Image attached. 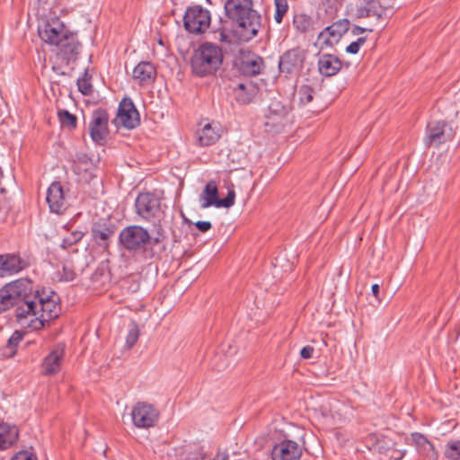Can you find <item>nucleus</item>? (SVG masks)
<instances>
[{
  "instance_id": "obj_41",
  "label": "nucleus",
  "mask_w": 460,
  "mask_h": 460,
  "mask_svg": "<svg viewBox=\"0 0 460 460\" xmlns=\"http://www.w3.org/2000/svg\"><path fill=\"white\" fill-rule=\"evenodd\" d=\"M12 298L10 297V293L8 292L7 285L5 284L0 289V313L8 310L13 307Z\"/></svg>"
},
{
  "instance_id": "obj_1",
  "label": "nucleus",
  "mask_w": 460,
  "mask_h": 460,
  "mask_svg": "<svg viewBox=\"0 0 460 460\" xmlns=\"http://www.w3.org/2000/svg\"><path fill=\"white\" fill-rule=\"evenodd\" d=\"M6 285L17 322L28 327L31 317L38 314L39 289L34 288L29 279H19Z\"/></svg>"
},
{
  "instance_id": "obj_48",
  "label": "nucleus",
  "mask_w": 460,
  "mask_h": 460,
  "mask_svg": "<svg viewBox=\"0 0 460 460\" xmlns=\"http://www.w3.org/2000/svg\"><path fill=\"white\" fill-rule=\"evenodd\" d=\"M195 226L197 229H199L201 233H206L208 230L211 229L212 225L209 221H198L195 223Z\"/></svg>"
},
{
  "instance_id": "obj_16",
  "label": "nucleus",
  "mask_w": 460,
  "mask_h": 460,
  "mask_svg": "<svg viewBox=\"0 0 460 460\" xmlns=\"http://www.w3.org/2000/svg\"><path fill=\"white\" fill-rule=\"evenodd\" d=\"M116 231L117 226L114 223L110 220L100 219L94 222L91 227L92 240L97 246L107 251Z\"/></svg>"
},
{
  "instance_id": "obj_6",
  "label": "nucleus",
  "mask_w": 460,
  "mask_h": 460,
  "mask_svg": "<svg viewBox=\"0 0 460 460\" xmlns=\"http://www.w3.org/2000/svg\"><path fill=\"white\" fill-rule=\"evenodd\" d=\"M264 67L263 58L248 49H241L234 60V68L238 74L246 77H253L261 74Z\"/></svg>"
},
{
  "instance_id": "obj_45",
  "label": "nucleus",
  "mask_w": 460,
  "mask_h": 460,
  "mask_svg": "<svg viewBox=\"0 0 460 460\" xmlns=\"http://www.w3.org/2000/svg\"><path fill=\"white\" fill-rule=\"evenodd\" d=\"M10 460H38L37 456L27 450H21L16 453Z\"/></svg>"
},
{
  "instance_id": "obj_18",
  "label": "nucleus",
  "mask_w": 460,
  "mask_h": 460,
  "mask_svg": "<svg viewBox=\"0 0 460 460\" xmlns=\"http://www.w3.org/2000/svg\"><path fill=\"white\" fill-rule=\"evenodd\" d=\"M135 208L138 216L145 219H150L160 212L161 200L154 193L143 192L137 197Z\"/></svg>"
},
{
  "instance_id": "obj_53",
  "label": "nucleus",
  "mask_w": 460,
  "mask_h": 460,
  "mask_svg": "<svg viewBox=\"0 0 460 460\" xmlns=\"http://www.w3.org/2000/svg\"><path fill=\"white\" fill-rule=\"evenodd\" d=\"M371 291L373 296L376 298L377 301H380L379 293H380V286L378 284H373L371 287Z\"/></svg>"
},
{
  "instance_id": "obj_39",
  "label": "nucleus",
  "mask_w": 460,
  "mask_h": 460,
  "mask_svg": "<svg viewBox=\"0 0 460 460\" xmlns=\"http://www.w3.org/2000/svg\"><path fill=\"white\" fill-rule=\"evenodd\" d=\"M274 3L276 7L274 19L277 23H280L288 10V0H274Z\"/></svg>"
},
{
  "instance_id": "obj_56",
  "label": "nucleus",
  "mask_w": 460,
  "mask_h": 460,
  "mask_svg": "<svg viewBox=\"0 0 460 460\" xmlns=\"http://www.w3.org/2000/svg\"><path fill=\"white\" fill-rule=\"evenodd\" d=\"M366 37H359L355 42L359 46V48L366 42Z\"/></svg>"
},
{
  "instance_id": "obj_32",
  "label": "nucleus",
  "mask_w": 460,
  "mask_h": 460,
  "mask_svg": "<svg viewBox=\"0 0 460 460\" xmlns=\"http://www.w3.org/2000/svg\"><path fill=\"white\" fill-rule=\"evenodd\" d=\"M293 26L300 33H306L313 30L314 21L305 13H296L293 17Z\"/></svg>"
},
{
  "instance_id": "obj_54",
  "label": "nucleus",
  "mask_w": 460,
  "mask_h": 460,
  "mask_svg": "<svg viewBox=\"0 0 460 460\" xmlns=\"http://www.w3.org/2000/svg\"><path fill=\"white\" fill-rule=\"evenodd\" d=\"M372 31V30H367V29H366V28H362V27H360V26H355V27L352 29V33H353L354 35H358V34H359V33H363V32H365V31Z\"/></svg>"
},
{
  "instance_id": "obj_28",
  "label": "nucleus",
  "mask_w": 460,
  "mask_h": 460,
  "mask_svg": "<svg viewBox=\"0 0 460 460\" xmlns=\"http://www.w3.org/2000/svg\"><path fill=\"white\" fill-rule=\"evenodd\" d=\"M221 137V128L218 124L207 123L198 131V141L201 146L214 145Z\"/></svg>"
},
{
  "instance_id": "obj_26",
  "label": "nucleus",
  "mask_w": 460,
  "mask_h": 460,
  "mask_svg": "<svg viewBox=\"0 0 460 460\" xmlns=\"http://www.w3.org/2000/svg\"><path fill=\"white\" fill-rule=\"evenodd\" d=\"M411 438L420 455L423 456L428 460H438V451L425 435L420 432H412Z\"/></svg>"
},
{
  "instance_id": "obj_43",
  "label": "nucleus",
  "mask_w": 460,
  "mask_h": 460,
  "mask_svg": "<svg viewBox=\"0 0 460 460\" xmlns=\"http://www.w3.org/2000/svg\"><path fill=\"white\" fill-rule=\"evenodd\" d=\"M88 176H89V184L93 183V186L94 188L93 193H90V195L93 196V195H97L99 192H102V181L96 175H93L92 172H89Z\"/></svg>"
},
{
  "instance_id": "obj_5",
  "label": "nucleus",
  "mask_w": 460,
  "mask_h": 460,
  "mask_svg": "<svg viewBox=\"0 0 460 460\" xmlns=\"http://www.w3.org/2000/svg\"><path fill=\"white\" fill-rule=\"evenodd\" d=\"M148 240V231L137 225L124 227L119 234V244L129 252H144Z\"/></svg>"
},
{
  "instance_id": "obj_17",
  "label": "nucleus",
  "mask_w": 460,
  "mask_h": 460,
  "mask_svg": "<svg viewBox=\"0 0 460 460\" xmlns=\"http://www.w3.org/2000/svg\"><path fill=\"white\" fill-rule=\"evenodd\" d=\"M119 121L122 127L128 129H134L140 124V115L129 97L123 98L118 108L117 118L114 123Z\"/></svg>"
},
{
  "instance_id": "obj_40",
  "label": "nucleus",
  "mask_w": 460,
  "mask_h": 460,
  "mask_svg": "<svg viewBox=\"0 0 460 460\" xmlns=\"http://www.w3.org/2000/svg\"><path fill=\"white\" fill-rule=\"evenodd\" d=\"M139 338V329L135 322L130 323L128 335L126 337V346L128 349H131L137 341Z\"/></svg>"
},
{
  "instance_id": "obj_29",
  "label": "nucleus",
  "mask_w": 460,
  "mask_h": 460,
  "mask_svg": "<svg viewBox=\"0 0 460 460\" xmlns=\"http://www.w3.org/2000/svg\"><path fill=\"white\" fill-rule=\"evenodd\" d=\"M19 438V429L15 425L0 424V449H6L13 446Z\"/></svg>"
},
{
  "instance_id": "obj_49",
  "label": "nucleus",
  "mask_w": 460,
  "mask_h": 460,
  "mask_svg": "<svg viewBox=\"0 0 460 460\" xmlns=\"http://www.w3.org/2000/svg\"><path fill=\"white\" fill-rule=\"evenodd\" d=\"M218 32H219V40L221 42H226V43H231V40L229 39V35L226 31V27L223 25L222 27L218 28Z\"/></svg>"
},
{
  "instance_id": "obj_14",
  "label": "nucleus",
  "mask_w": 460,
  "mask_h": 460,
  "mask_svg": "<svg viewBox=\"0 0 460 460\" xmlns=\"http://www.w3.org/2000/svg\"><path fill=\"white\" fill-rule=\"evenodd\" d=\"M57 58L66 66L75 63L78 59L82 44L77 39V33L71 31L56 45Z\"/></svg>"
},
{
  "instance_id": "obj_44",
  "label": "nucleus",
  "mask_w": 460,
  "mask_h": 460,
  "mask_svg": "<svg viewBox=\"0 0 460 460\" xmlns=\"http://www.w3.org/2000/svg\"><path fill=\"white\" fill-rule=\"evenodd\" d=\"M16 343H14V341H12V338L10 337L7 341L6 345L3 348V356L7 358L13 357L16 354Z\"/></svg>"
},
{
  "instance_id": "obj_22",
  "label": "nucleus",
  "mask_w": 460,
  "mask_h": 460,
  "mask_svg": "<svg viewBox=\"0 0 460 460\" xmlns=\"http://www.w3.org/2000/svg\"><path fill=\"white\" fill-rule=\"evenodd\" d=\"M301 456V446L290 439H284L276 444L271 451L272 460H300Z\"/></svg>"
},
{
  "instance_id": "obj_47",
  "label": "nucleus",
  "mask_w": 460,
  "mask_h": 460,
  "mask_svg": "<svg viewBox=\"0 0 460 460\" xmlns=\"http://www.w3.org/2000/svg\"><path fill=\"white\" fill-rule=\"evenodd\" d=\"M314 351V347L310 345L305 346L300 350V357L304 359H309L313 357Z\"/></svg>"
},
{
  "instance_id": "obj_2",
  "label": "nucleus",
  "mask_w": 460,
  "mask_h": 460,
  "mask_svg": "<svg viewBox=\"0 0 460 460\" xmlns=\"http://www.w3.org/2000/svg\"><path fill=\"white\" fill-rule=\"evenodd\" d=\"M224 8L227 18L235 23L240 40L248 41L258 34L261 17L252 9V0H226Z\"/></svg>"
},
{
  "instance_id": "obj_59",
  "label": "nucleus",
  "mask_w": 460,
  "mask_h": 460,
  "mask_svg": "<svg viewBox=\"0 0 460 460\" xmlns=\"http://www.w3.org/2000/svg\"><path fill=\"white\" fill-rule=\"evenodd\" d=\"M391 1H392V2H393V4H394L395 0H391Z\"/></svg>"
},
{
  "instance_id": "obj_36",
  "label": "nucleus",
  "mask_w": 460,
  "mask_h": 460,
  "mask_svg": "<svg viewBox=\"0 0 460 460\" xmlns=\"http://www.w3.org/2000/svg\"><path fill=\"white\" fill-rule=\"evenodd\" d=\"M445 456L448 460H460V440H452L447 443Z\"/></svg>"
},
{
  "instance_id": "obj_31",
  "label": "nucleus",
  "mask_w": 460,
  "mask_h": 460,
  "mask_svg": "<svg viewBox=\"0 0 460 460\" xmlns=\"http://www.w3.org/2000/svg\"><path fill=\"white\" fill-rule=\"evenodd\" d=\"M164 241L162 237L149 235V240L146 242V247L144 248L145 258L153 259L158 257L165 250V245L162 243Z\"/></svg>"
},
{
  "instance_id": "obj_51",
  "label": "nucleus",
  "mask_w": 460,
  "mask_h": 460,
  "mask_svg": "<svg viewBox=\"0 0 460 460\" xmlns=\"http://www.w3.org/2000/svg\"><path fill=\"white\" fill-rule=\"evenodd\" d=\"M359 46L355 41H353L349 46H347L346 52L355 55L359 51Z\"/></svg>"
},
{
  "instance_id": "obj_20",
  "label": "nucleus",
  "mask_w": 460,
  "mask_h": 460,
  "mask_svg": "<svg viewBox=\"0 0 460 460\" xmlns=\"http://www.w3.org/2000/svg\"><path fill=\"white\" fill-rule=\"evenodd\" d=\"M394 4L391 0H361L357 6L356 15L358 18L375 17L380 19L385 10L394 8Z\"/></svg>"
},
{
  "instance_id": "obj_34",
  "label": "nucleus",
  "mask_w": 460,
  "mask_h": 460,
  "mask_svg": "<svg viewBox=\"0 0 460 460\" xmlns=\"http://www.w3.org/2000/svg\"><path fill=\"white\" fill-rule=\"evenodd\" d=\"M59 121L63 128L70 130L75 129L77 126V118L66 110H61L58 113Z\"/></svg>"
},
{
  "instance_id": "obj_7",
  "label": "nucleus",
  "mask_w": 460,
  "mask_h": 460,
  "mask_svg": "<svg viewBox=\"0 0 460 460\" xmlns=\"http://www.w3.org/2000/svg\"><path fill=\"white\" fill-rule=\"evenodd\" d=\"M288 108L278 100H271L265 115L264 128L270 134H279L284 130L289 123Z\"/></svg>"
},
{
  "instance_id": "obj_37",
  "label": "nucleus",
  "mask_w": 460,
  "mask_h": 460,
  "mask_svg": "<svg viewBox=\"0 0 460 460\" xmlns=\"http://www.w3.org/2000/svg\"><path fill=\"white\" fill-rule=\"evenodd\" d=\"M84 234L85 233L80 230L73 231L68 236L63 238L61 247L63 249L70 248L72 245L79 243Z\"/></svg>"
},
{
  "instance_id": "obj_55",
  "label": "nucleus",
  "mask_w": 460,
  "mask_h": 460,
  "mask_svg": "<svg viewBox=\"0 0 460 460\" xmlns=\"http://www.w3.org/2000/svg\"><path fill=\"white\" fill-rule=\"evenodd\" d=\"M155 236H159V237H162L163 239H165L166 236L164 234V229L159 226L157 229H156V235Z\"/></svg>"
},
{
  "instance_id": "obj_24",
  "label": "nucleus",
  "mask_w": 460,
  "mask_h": 460,
  "mask_svg": "<svg viewBox=\"0 0 460 460\" xmlns=\"http://www.w3.org/2000/svg\"><path fill=\"white\" fill-rule=\"evenodd\" d=\"M65 344L58 343L53 350L44 358L42 372L45 375L57 374L61 367V360L65 354Z\"/></svg>"
},
{
  "instance_id": "obj_57",
  "label": "nucleus",
  "mask_w": 460,
  "mask_h": 460,
  "mask_svg": "<svg viewBox=\"0 0 460 460\" xmlns=\"http://www.w3.org/2000/svg\"><path fill=\"white\" fill-rule=\"evenodd\" d=\"M132 288V291H133V292H136V291L139 288V284H138V283H134V284L132 285V288Z\"/></svg>"
},
{
  "instance_id": "obj_9",
  "label": "nucleus",
  "mask_w": 460,
  "mask_h": 460,
  "mask_svg": "<svg viewBox=\"0 0 460 460\" xmlns=\"http://www.w3.org/2000/svg\"><path fill=\"white\" fill-rule=\"evenodd\" d=\"M234 199L235 192L233 185L231 188H228L226 197L219 199L218 189L214 181H208L200 194L201 208H207L211 206L229 208L234 204Z\"/></svg>"
},
{
  "instance_id": "obj_23",
  "label": "nucleus",
  "mask_w": 460,
  "mask_h": 460,
  "mask_svg": "<svg viewBox=\"0 0 460 460\" xmlns=\"http://www.w3.org/2000/svg\"><path fill=\"white\" fill-rule=\"evenodd\" d=\"M349 22L342 19L326 27L318 36L319 40H323L325 45L332 46L333 41L338 42L340 38L348 31Z\"/></svg>"
},
{
  "instance_id": "obj_46",
  "label": "nucleus",
  "mask_w": 460,
  "mask_h": 460,
  "mask_svg": "<svg viewBox=\"0 0 460 460\" xmlns=\"http://www.w3.org/2000/svg\"><path fill=\"white\" fill-rule=\"evenodd\" d=\"M9 209L10 206L8 202L6 201L4 196L2 193H0V219L5 217Z\"/></svg>"
},
{
  "instance_id": "obj_30",
  "label": "nucleus",
  "mask_w": 460,
  "mask_h": 460,
  "mask_svg": "<svg viewBox=\"0 0 460 460\" xmlns=\"http://www.w3.org/2000/svg\"><path fill=\"white\" fill-rule=\"evenodd\" d=\"M234 99L238 103L247 104L253 98L255 87L251 82L248 84L240 83L234 87Z\"/></svg>"
},
{
  "instance_id": "obj_10",
  "label": "nucleus",
  "mask_w": 460,
  "mask_h": 460,
  "mask_svg": "<svg viewBox=\"0 0 460 460\" xmlns=\"http://www.w3.org/2000/svg\"><path fill=\"white\" fill-rule=\"evenodd\" d=\"M455 136L452 127L444 120L429 121L426 127V137L424 138L425 146H438L447 141H450Z\"/></svg>"
},
{
  "instance_id": "obj_4",
  "label": "nucleus",
  "mask_w": 460,
  "mask_h": 460,
  "mask_svg": "<svg viewBox=\"0 0 460 460\" xmlns=\"http://www.w3.org/2000/svg\"><path fill=\"white\" fill-rule=\"evenodd\" d=\"M38 314L31 316L28 327L38 331L45 326V323L57 319L61 313V305L59 304L58 296L52 290L43 288L39 290V297H37Z\"/></svg>"
},
{
  "instance_id": "obj_19",
  "label": "nucleus",
  "mask_w": 460,
  "mask_h": 460,
  "mask_svg": "<svg viewBox=\"0 0 460 460\" xmlns=\"http://www.w3.org/2000/svg\"><path fill=\"white\" fill-rule=\"evenodd\" d=\"M30 266V261L20 253L0 254V278L16 274Z\"/></svg>"
},
{
  "instance_id": "obj_21",
  "label": "nucleus",
  "mask_w": 460,
  "mask_h": 460,
  "mask_svg": "<svg viewBox=\"0 0 460 460\" xmlns=\"http://www.w3.org/2000/svg\"><path fill=\"white\" fill-rule=\"evenodd\" d=\"M46 199L52 213L61 215L68 208L65 190L59 181H54L50 184L47 190Z\"/></svg>"
},
{
  "instance_id": "obj_13",
  "label": "nucleus",
  "mask_w": 460,
  "mask_h": 460,
  "mask_svg": "<svg viewBox=\"0 0 460 460\" xmlns=\"http://www.w3.org/2000/svg\"><path fill=\"white\" fill-rule=\"evenodd\" d=\"M133 424L139 429H149L159 420V411L152 404L145 402H137L131 411Z\"/></svg>"
},
{
  "instance_id": "obj_35",
  "label": "nucleus",
  "mask_w": 460,
  "mask_h": 460,
  "mask_svg": "<svg viewBox=\"0 0 460 460\" xmlns=\"http://www.w3.org/2000/svg\"><path fill=\"white\" fill-rule=\"evenodd\" d=\"M91 77L87 70H85L84 75L77 79L76 84L78 90L84 96H91L93 94V88L91 84Z\"/></svg>"
},
{
  "instance_id": "obj_12",
  "label": "nucleus",
  "mask_w": 460,
  "mask_h": 460,
  "mask_svg": "<svg viewBox=\"0 0 460 460\" xmlns=\"http://www.w3.org/2000/svg\"><path fill=\"white\" fill-rule=\"evenodd\" d=\"M109 113L103 108H98L92 113V120L89 124V133L92 140L100 146L105 144L110 134Z\"/></svg>"
},
{
  "instance_id": "obj_58",
  "label": "nucleus",
  "mask_w": 460,
  "mask_h": 460,
  "mask_svg": "<svg viewBox=\"0 0 460 460\" xmlns=\"http://www.w3.org/2000/svg\"><path fill=\"white\" fill-rule=\"evenodd\" d=\"M221 460H228V455H224Z\"/></svg>"
},
{
  "instance_id": "obj_52",
  "label": "nucleus",
  "mask_w": 460,
  "mask_h": 460,
  "mask_svg": "<svg viewBox=\"0 0 460 460\" xmlns=\"http://www.w3.org/2000/svg\"><path fill=\"white\" fill-rule=\"evenodd\" d=\"M12 338V341H14V343H16V345L18 346V344L20 343V341L22 340L23 338V332H20V331H15L13 332V333L12 334L11 336Z\"/></svg>"
},
{
  "instance_id": "obj_3",
  "label": "nucleus",
  "mask_w": 460,
  "mask_h": 460,
  "mask_svg": "<svg viewBox=\"0 0 460 460\" xmlns=\"http://www.w3.org/2000/svg\"><path fill=\"white\" fill-rule=\"evenodd\" d=\"M222 49L212 42H203L193 51L190 68L194 75L206 77L216 75L223 64Z\"/></svg>"
},
{
  "instance_id": "obj_27",
  "label": "nucleus",
  "mask_w": 460,
  "mask_h": 460,
  "mask_svg": "<svg viewBox=\"0 0 460 460\" xmlns=\"http://www.w3.org/2000/svg\"><path fill=\"white\" fill-rule=\"evenodd\" d=\"M319 73L326 77L335 75L342 66L340 58L332 54H323L319 57L318 62Z\"/></svg>"
},
{
  "instance_id": "obj_50",
  "label": "nucleus",
  "mask_w": 460,
  "mask_h": 460,
  "mask_svg": "<svg viewBox=\"0 0 460 460\" xmlns=\"http://www.w3.org/2000/svg\"><path fill=\"white\" fill-rule=\"evenodd\" d=\"M388 453H390V455H389L390 458H392L394 460H401L404 456V452L395 450V449H389Z\"/></svg>"
},
{
  "instance_id": "obj_42",
  "label": "nucleus",
  "mask_w": 460,
  "mask_h": 460,
  "mask_svg": "<svg viewBox=\"0 0 460 460\" xmlns=\"http://www.w3.org/2000/svg\"><path fill=\"white\" fill-rule=\"evenodd\" d=\"M76 277L74 267L71 263H65L62 267L61 280L73 281Z\"/></svg>"
},
{
  "instance_id": "obj_38",
  "label": "nucleus",
  "mask_w": 460,
  "mask_h": 460,
  "mask_svg": "<svg viewBox=\"0 0 460 460\" xmlns=\"http://www.w3.org/2000/svg\"><path fill=\"white\" fill-rule=\"evenodd\" d=\"M298 94L300 102L305 105L313 101L314 89L311 85L303 84L299 88Z\"/></svg>"
},
{
  "instance_id": "obj_15",
  "label": "nucleus",
  "mask_w": 460,
  "mask_h": 460,
  "mask_svg": "<svg viewBox=\"0 0 460 460\" xmlns=\"http://www.w3.org/2000/svg\"><path fill=\"white\" fill-rule=\"evenodd\" d=\"M306 50L300 47L285 51L279 58V72L288 75L300 71L304 66Z\"/></svg>"
},
{
  "instance_id": "obj_25",
  "label": "nucleus",
  "mask_w": 460,
  "mask_h": 460,
  "mask_svg": "<svg viewBox=\"0 0 460 460\" xmlns=\"http://www.w3.org/2000/svg\"><path fill=\"white\" fill-rule=\"evenodd\" d=\"M156 68L152 62L142 61L133 69V78L140 86L149 85L155 81Z\"/></svg>"
},
{
  "instance_id": "obj_8",
  "label": "nucleus",
  "mask_w": 460,
  "mask_h": 460,
  "mask_svg": "<svg viewBox=\"0 0 460 460\" xmlns=\"http://www.w3.org/2000/svg\"><path fill=\"white\" fill-rule=\"evenodd\" d=\"M210 22L209 11L198 4L188 7L183 16L185 30L196 35L204 33L208 29Z\"/></svg>"
},
{
  "instance_id": "obj_11",
  "label": "nucleus",
  "mask_w": 460,
  "mask_h": 460,
  "mask_svg": "<svg viewBox=\"0 0 460 460\" xmlns=\"http://www.w3.org/2000/svg\"><path fill=\"white\" fill-rule=\"evenodd\" d=\"M38 31L40 39L44 42L54 46H56L59 40H63V36H66L71 32L57 16L44 21L43 23L39 26Z\"/></svg>"
},
{
  "instance_id": "obj_33",
  "label": "nucleus",
  "mask_w": 460,
  "mask_h": 460,
  "mask_svg": "<svg viewBox=\"0 0 460 460\" xmlns=\"http://www.w3.org/2000/svg\"><path fill=\"white\" fill-rule=\"evenodd\" d=\"M110 279V273L104 268H97L91 276L92 284L95 288H103Z\"/></svg>"
}]
</instances>
